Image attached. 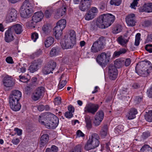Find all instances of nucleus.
Instances as JSON below:
<instances>
[{"label":"nucleus","instance_id":"1","mask_svg":"<svg viewBox=\"0 0 152 152\" xmlns=\"http://www.w3.org/2000/svg\"><path fill=\"white\" fill-rule=\"evenodd\" d=\"M22 96L21 92L18 90L12 91L9 96V104L11 108L13 111L19 110L21 108V105L19 101Z\"/></svg>","mask_w":152,"mask_h":152},{"label":"nucleus","instance_id":"2","mask_svg":"<svg viewBox=\"0 0 152 152\" xmlns=\"http://www.w3.org/2000/svg\"><path fill=\"white\" fill-rule=\"evenodd\" d=\"M151 62L148 61H142L138 62L135 67L136 72L143 77L148 76L152 68Z\"/></svg>","mask_w":152,"mask_h":152},{"label":"nucleus","instance_id":"3","mask_svg":"<svg viewBox=\"0 0 152 152\" xmlns=\"http://www.w3.org/2000/svg\"><path fill=\"white\" fill-rule=\"evenodd\" d=\"M115 17L110 14H104L100 16L96 23V26L100 28L108 27L114 22Z\"/></svg>","mask_w":152,"mask_h":152},{"label":"nucleus","instance_id":"4","mask_svg":"<svg viewBox=\"0 0 152 152\" xmlns=\"http://www.w3.org/2000/svg\"><path fill=\"white\" fill-rule=\"evenodd\" d=\"M76 41L75 32L73 30H72L69 34L65 36L63 40L60 42V44L63 49H70L73 48Z\"/></svg>","mask_w":152,"mask_h":152},{"label":"nucleus","instance_id":"5","mask_svg":"<svg viewBox=\"0 0 152 152\" xmlns=\"http://www.w3.org/2000/svg\"><path fill=\"white\" fill-rule=\"evenodd\" d=\"M105 39L103 36L99 37L94 42L91 46L90 51L93 53H97L103 50L106 45Z\"/></svg>","mask_w":152,"mask_h":152},{"label":"nucleus","instance_id":"6","mask_svg":"<svg viewBox=\"0 0 152 152\" xmlns=\"http://www.w3.org/2000/svg\"><path fill=\"white\" fill-rule=\"evenodd\" d=\"M99 137L97 134H92L89 137V139L85 145V149L88 151L97 147L99 144Z\"/></svg>","mask_w":152,"mask_h":152},{"label":"nucleus","instance_id":"7","mask_svg":"<svg viewBox=\"0 0 152 152\" xmlns=\"http://www.w3.org/2000/svg\"><path fill=\"white\" fill-rule=\"evenodd\" d=\"M33 6L29 0L24 1L20 9V15L22 17L26 18L31 16Z\"/></svg>","mask_w":152,"mask_h":152},{"label":"nucleus","instance_id":"8","mask_svg":"<svg viewBox=\"0 0 152 152\" xmlns=\"http://www.w3.org/2000/svg\"><path fill=\"white\" fill-rule=\"evenodd\" d=\"M111 57V53L110 51H107L106 53L103 52L97 56L96 59V61L100 66H105L108 64Z\"/></svg>","mask_w":152,"mask_h":152},{"label":"nucleus","instance_id":"9","mask_svg":"<svg viewBox=\"0 0 152 152\" xmlns=\"http://www.w3.org/2000/svg\"><path fill=\"white\" fill-rule=\"evenodd\" d=\"M54 115L50 113H45L39 116V121L47 128Z\"/></svg>","mask_w":152,"mask_h":152},{"label":"nucleus","instance_id":"10","mask_svg":"<svg viewBox=\"0 0 152 152\" xmlns=\"http://www.w3.org/2000/svg\"><path fill=\"white\" fill-rule=\"evenodd\" d=\"M45 91L44 87L41 86L37 88L35 91L33 93L32 98L34 101H37L43 96Z\"/></svg>","mask_w":152,"mask_h":152},{"label":"nucleus","instance_id":"11","mask_svg":"<svg viewBox=\"0 0 152 152\" xmlns=\"http://www.w3.org/2000/svg\"><path fill=\"white\" fill-rule=\"evenodd\" d=\"M99 107V106L98 104L90 102L86 104L84 108V112L86 113H90L94 114Z\"/></svg>","mask_w":152,"mask_h":152},{"label":"nucleus","instance_id":"12","mask_svg":"<svg viewBox=\"0 0 152 152\" xmlns=\"http://www.w3.org/2000/svg\"><path fill=\"white\" fill-rule=\"evenodd\" d=\"M56 66V63L53 60L50 61L47 65L44 67L42 72L44 75L48 74L50 73H52V71L54 69Z\"/></svg>","mask_w":152,"mask_h":152},{"label":"nucleus","instance_id":"13","mask_svg":"<svg viewBox=\"0 0 152 152\" xmlns=\"http://www.w3.org/2000/svg\"><path fill=\"white\" fill-rule=\"evenodd\" d=\"M3 83L5 87L9 88V89H11L15 84L13 78L9 75L4 77L3 80Z\"/></svg>","mask_w":152,"mask_h":152},{"label":"nucleus","instance_id":"14","mask_svg":"<svg viewBox=\"0 0 152 152\" xmlns=\"http://www.w3.org/2000/svg\"><path fill=\"white\" fill-rule=\"evenodd\" d=\"M116 68L113 64H110L108 66V72L110 78L112 80H115L117 77L118 71Z\"/></svg>","mask_w":152,"mask_h":152},{"label":"nucleus","instance_id":"15","mask_svg":"<svg viewBox=\"0 0 152 152\" xmlns=\"http://www.w3.org/2000/svg\"><path fill=\"white\" fill-rule=\"evenodd\" d=\"M91 0H81L79 6V9L83 11H87L90 7Z\"/></svg>","mask_w":152,"mask_h":152},{"label":"nucleus","instance_id":"16","mask_svg":"<svg viewBox=\"0 0 152 152\" xmlns=\"http://www.w3.org/2000/svg\"><path fill=\"white\" fill-rule=\"evenodd\" d=\"M17 12L14 8H12L10 11L9 14L7 15L6 21L11 22L15 20L17 16Z\"/></svg>","mask_w":152,"mask_h":152},{"label":"nucleus","instance_id":"17","mask_svg":"<svg viewBox=\"0 0 152 152\" xmlns=\"http://www.w3.org/2000/svg\"><path fill=\"white\" fill-rule=\"evenodd\" d=\"M104 117V114L102 110H99L96 113L94 122L95 126H97L99 125Z\"/></svg>","mask_w":152,"mask_h":152},{"label":"nucleus","instance_id":"18","mask_svg":"<svg viewBox=\"0 0 152 152\" xmlns=\"http://www.w3.org/2000/svg\"><path fill=\"white\" fill-rule=\"evenodd\" d=\"M125 19L126 23L129 26H133L135 25L136 20L135 14H129L126 17Z\"/></svg>","mask_w":152,"mask_h":152},{"label":"nucleus","instance_id":"19","mask_svg":"<svg viewBox=\"0 0 152 152\" xmlns=\"http://www.w3.org/2000/svg\"><path fill=\"white\" fill-rule=\"evenodd\" d=\"M59 123V119L54 115L50 122L47 128L53 129L55 128L58 125Z\"/></svg>","mask_w":152,"mask_h":152},{"label":"nucleus","instance_id":"20","mask_svg":"<svg viewBox=\"0 0 152 152\" xmlns=\"http://www.w3.org/2000/svg\"><path fill=\"white\" fill-rule=\"evenodd\" d=\"M13 33V31L10 28L5 32L4 38L6 42H10L14 40V37Z\"/></svg>","mask_w":152,"mask_h":152},{"label":"nucleus","instance_id":"21","mask_svg":"<svg viewBox=\"0 0 152 152\" xmlns=\"http://www.w3.org/2000/svg\"><path fill=\"white\" fill-rule=\"evenodd\" d=\"M10 29L17 34H20L23 31L22 26L19 24H16L10 27Z\"/></svg>","mask_w":152,"mask_h":152},{"label":"nucleus","instance_id":"22","mask_svg":"<svg viewBox=\"0 0 152 152\" xmlns=\"http://www.w3.org/2000/svg\"><path fill=\"white\" fill-rule=\"evenodd\" d=\"M62 29L58 26H56L53 29V34L55 36L56 38L57 39H59L61 38V36L62 34Z\"/></svg>","mask_w":152,"mask_h":152},{"label":"nucleus","instance_id":"23","mask_svg":"<svg viewBox=\"0 0 152 152\" xmlns=\"http://www.w3.org/2000/svg\"><path fill=\"white\" fill-rule=\"evenodd\" d=\"M43 13L40 12H35L32 17V20L33 21L37 23L41 21L43 18Z\"/></svg>","mask_w":152,"mask_h":152},{"label":"nucleus","instance_id":"24","mask_svg":"<svg viewBox=\"0 0 152 152\" xmlns=\"http://www.w3.org/2000/svg\"><path fill=\"white\" fill-rule=\"evenodd\" d=\"M37 78L33 77L31 82L30 83L29 85L25 88V91L27 92V94L31 92V90L34 88V87L36 86Z\"/></svg>","mask_w":152,"mask_h":152},{"label":"nucleus","instance_id":"25","mask_svg":"<svg viewBox=\"0 0 152 152\" xmlns=\"http://www.w3.org/2000/svg\"><path fill=\"white\" fill-rule=\"evenodd\" d=\"M66 11V7L63 6L57 10L55 16L56 18H58L65 15Z\"/></svg>","mask_w":152,"mask_h":152},{"label":"nucleus","instance_id":"26","mask_svg":"<svg viewBox=\"0 0 152 152\" xmlns=\"http://www.w3.org/2000/svg\"><path fill=\"white\" fill-rule=\"evenodd\" d=\"M117 41L122 46L126 47L127 44L129 42V39H126L124 37L121 36L117 39Z\"/></svg>","mask_w":152,"mask_h":152},{"label":"nucleus","instance_id":"27","mask_svg":"<svg viewBox=\"0 0 152 152\" xmlns=\"http://www.w3.org/2000/svg\"><path fill=\"white\" fill-rule=\"evenodd\" d=\"M49 136L48 134H44L42 136L40 139V143L41 146H44L48 142Z\"/></svg>","mask_w":152,"mask_h":152},{"label":"nucleus","instance_id":"28","mask_svg":"<svg viewBox=\"0 0 152 152\" xmlns=\"http://www.w3.org/2000/svg\"><path fill=\"white\" fill-rule=\"evenodd\" d=\"M54 39L51 37H47L45 40L44 44L45 47L48 48L54 42Z\"/></svg>","mask_w":152,"mask_h":152},{"label":"nucleus","instance_id":"29","mask_svg":"<svg viewBox=\"0 0 152 152\" xmlns=\"http://www.w3.org/2000/svg\"><path fill=\"white\" fill-rule=\"evenodd\" d=\"M60 51V48L57 46L53 47L50 52V56L51 57L56 56L58 55Z\"/></svg>","mask_w":152,"mask_h":152},{"label":"nucleus","instance_id":"30","mask_svg":"<svg viewBox=\"0 0 152 152\" xmlns=\"http://www.w3.org/2000/svg\"><path fill=\"white\" fill-rule=\"evenodd\" d=\"M142 10L147 12H152V3H148L145 4L142 7Z\"/></svg>","mask_w":152,"mask_h":152},{"label":"nucleus","instance_id":"31","mask_svg":"<svg viewBox=\"0 0 152 152\" xmlns=\"http://www.w3.org/2000/svg\"><path fill=\"white\" fill-rule=\"evenodd\" d=\"M124 65V60L123 59H116L115 61L114 66L116 68H119Z\"/></svg>","mask_w":152,"mask_h":152},{"label":"nucleus","instance_id":"32","mask_svg":"<svg viewBox=\"0 0 152 152\" xmlns=\"http://www.w3.org/2000/svg\"><path fill=\"white\" fill-rule=\"evenodd\" d=\"M137 113V110L134 108L131 109L128 115V118L129 119H132L135 117V115Z\"/></svg>","mask_w":152,"mask_h":152},{"label":"nucleus","instance_id":"33","mask_svg":"<svg viewBox=\"0 0 152 152\" xmlns=\"http://www.w3.org/2000/svg\"><path fill=\"white\" fill-rule=\"evenodd\" d=\"M66 25V21L65 19H62L59 20L57 23L56 26H58L62 29L65 28Z\"/></svg>","mask_w":152,"mask_h":152},{"label":"nucleus","instance_id":"34","mask_svg":"<svg viewBox=\"0 0 152 152\" xmlns=\"http://www.w3.org/2000/svg\"><path fill=\"white\" fill-rule=\"evenodd\" d=\"M85 121L86 123V126L87 129H90L92 126L91 120L90 117L89 116L85 117Z\"/></svg>","mask_w":152,"mask_h":152},{"label":"nucleus","instance_id":"35","mask_svg":"<svg viewBox=\"0 0 152 152\" xmlns=\"http://www.w3.org/2000/svg\"><path fill=\"white\" fill-rule=\"evenodd\" d=\"M39 67L37 66L36 64L32 62L29 68V70L30 72L34 73L37 71L39 69Z\"/></svg>","mask_w":152,"mask_h":152},{"label":"nucleus","instance_id":"36","mask_svg":"<svg viewBox=\"0 0 152 152\" xmlns=\"http://www.w3.org/2000/svg\"><path fill=\"white\" fill-rule=\"evenodd\" d=\"M140 152H152V149L149 145H145L141 148Z\"/></svg>","mask_w":152,"mask_h":152},{"label":"nucleus","instance_id":"37","mask_svg":"<svg viewBox=\"0 0 152 152\" xmlns=\"http://www.w3.org/2000/svg\"><path fill=\"white\" fill-rule=\"evenodd\" d=\"M145 120L149 122H152V110H150L145 115Z\"/></svg>","mask_w":152,"mask_h":152},{"label":"nucleus","instance_id":"38","mask_svg":"<svg viewBox=\"0 0 152 152\" xmlns=\"http://www.w3.org/2000/svg\"><path fill=\"white\" fill-rule=\"evenodd\" d=\"M126 52V50L124 48L120 49L118 51H115L113 54V56L115 57L119 56L121 54H124Z\"/></svg>","mask_w":152,"mask_h":152},{"label":"nucleus","instance_id":"39","mask_svg":"<svg viewBox=\"0 0 152 152\" xmlns=\"http://www.w3.org/2000/svg\"><path fill=\"white\" fill-rule=\"evenodd\" d=\"M126 52V50L124 48L120 49L118 51H115L113 54V56L115 57L119 56L121 54H124Z\"/></svg>","mask_w":152,"mask_h":152},{"label":"nucleus","instance_id":"40","mask_svg":"<svg viewBox=\"0 0 152 152\" xmlns=\"http://www.w3.org/2000/svg\"><path fill=\"white\" fill-rule=\"evenodd\" d=\"M107 134V126L104 125L102 128V130L100 132V134L102 137H105Z\"/></svg>","mask_w":152,"mask_h":152},{"label":"nucleus","instance_id":"41","mask_svg":"<svg viewBox=\"0 0 152 152\" xmlns=\"http://www.w3.org/2000/svg\"><path fill=\"white\" fill-rule=\"evenodd\" d=\"M88 11L85 16V20H89L94 18L95 16L91 12Z\"/></svg>","mask_w":152,"mask_h":152},{"label":"nucleus","instance_id":"42","mask_svg":"<svg viewBox=\"0 0 152 152\" xmlns=\"http://www.w3.org/2000/svg\"><path fill=\"white\" fill-rule=\"evenodd\" d=\"M58 148L56 146L53 145L51 148H47L46 150V152H57Z\"/></svg>","mask_w":152,"mask_h":152},{"label":"nucleus","instance_id":"43","mask_svg":"<svg viewBox=\"0 0 152 152\" xmlns=\"http://www.w3.org/2000/svg\"><path fill=\"white\" fill-rule=\"evenodd\" d=\"M122 30V27L120 25H118L114 27L113 29V32L116 34L121 32Z\"/></svg>","mask_w":152,"mask_h":152},{"label":"nucleus","instance_id":"44","mask_svg":"<svg viewBox=\"0 0 152 152\" xmlns=\"http://www.w3.org/2000/svg\"><path fill=\"white\" fill-rule=\"evenodd\" d=\"M121 2V0H111L110 4L112 5L118 6L119 5Z\"/></svg>","mask_w":152,"mask_h":152},{"label":"nucleus","instance_id":"45","mask_svg":"<svg viewBox=\"0 0 152 152\" xmlns=\"http://www.w3.org/2000/svg\"><path fill=\"white\" fill-rule=\"evenodd\" d=\"M66 83L67 81L66 80H63L61 81H60L58 85V88L59 89H62L65 86Z\"/></svg>","mask_w":152,"mask_h":152},{"label":"nucleus","instance_id":"46","mask_svg":"<svg viewBox=\"0 0 152 152\" xmlns=\"http://www.w3.org/2000/svg\"><path fill=\"white\" fill-rule=\"evenodd\" d=\"M37 23L36 22L33 21L32 19V20L30 21L27 23V25L31 28H34L35 27V26Z\"/></svg>","mask_w":152,"mask_h":152},{"label":"nucleus","instance_id":"47","mask_svg":"<svg viewBox=\"0 0 152 152\" xmlns=\"http://www.w3.org/2000/svg\"><path fill=\"white\" fill-rule=\"evenodd\" d=\"M124 126L121 125H118L117 126L115 129V131L118 133H120V132H123L124 131Z\"/></svg>","mask_w":152,"mask_h":152},{"label":"nucleus","instance_id":"48","mask_svg":"<svg viewBox=\"0 0 152 152\" xmlns=\"http://www.w3.org/2000/svg\"><path fill=\"white\" fill-rule=\"evenodd\" d=\"M92 14H93L94 16L97 14L98 12V10L95 7H92L90 10L89 11Z\"/></svg>","mask_w":152,"mask_h":152},{"label":"nucleus","instance_id":"49","mask_svg":"<svg viewBox=\"0 0 152 152\" xmlns=\"http://www.w3.org/2000/svg\"><path fill=\"white\" fill-rule=\"evenodd\" d=\"M53 12V11L51 10H46L45 13V17L47 18H50Z\"/></svg>","mask_w":152,"mask_h":152},{"label":"nucleus","instance_id":"50","mask_svg":"<svg viewBox=\"0 0 152 152\" xmlns=\"http://www.w3.org/2000/svg\"><path fill=\"white\" fill-rule=\"evenodd\" d=\"M61 98L60 97H58L55 98L54 100V103L55 105H58L60 104L61 103Z\"/></svg>","mask_w":152,"mask_h":152},{"label":"nucleus","instance_id":"51","mask_svg":"<svg viewBox=\"0 0 152 152\" xmlns=\"http://www.w3.org/2000/svg\"><path fill=\"white\" fill-rule=\"evenodd\" d=\"M145 48L147 51L151 53L152 52V44H148L146 45L145 47Z\"/></svg>","mask_w":152,"mask_h":152},{"label":"nucleus","instance_id":"52","mask_svg":"<svg viewBox=\"0 0 152 152\" xmlns=\"http://www.w3.org/2000/svg\"><path fill=\"white\" fill-rule=\"evenodd\" d=\"M38 38V35L37 33L34 32L31 34V38L34 42H35Z\"/></svg>","mask_w":152,"mask_h":152},{"label":"nucleus","instance_id":"53","mask_svg":"<svg viewBox=\"0 0 152 152\" xmlns=\"http://www.w3.org/2000/svg\"><path fill=\"white\" fill-rule=\"evenodd\" d=\"M42 30L45 34H47L49 31V26L46 25L43 26L42 27Z\"/></svg>","mask_w":152,"mask_h":152},{"label":"nucleus","instance_id":"54","mask_svg":"<svg viewBox=\"0 0 152 152\" xmlns=\"http://www.w3.org/2000/svg\"><path fill=\"white\" fill-rule=\"evenodd\" d=\"M34 64H36L37 66L39 68L40 66L42 63V61L40 59H38L36 61H35L32 62Z\"/></svg>","mask_w":152,"mask_h":152},{"label":"nucleus","instance_id":"55","mask_svg":"<svg viewBox=\"0 0 152 152\" xmlns=\"http://www.w3.org/2000/svg\"><path fill=\"white\" fill-rule=\"evenodd\" d=\"M124 65L126 66H128L130 65L131 62V60L130 58H127L125 60H124Z\"/></svg>","mask_w":152,"mask_h":152},{"label":"nucleus","instance_id":"56","mask_svg":"<svg viewBox=\"0 0 152 152\" xmlns=\"http://www.w3.org/2000/svg\"><path fill=\"white\" fill-rule=\"evenodd\" d=\"M138 0H134L133 2L131 4V6L132 8L135 9L136 8V7L137 6L138 4L137 1Z\"/></svg>","mask_w":152,"mask_h":152},{"label":"nucleus","instance_id":"57","mask_svg":"<svg viewBox=\"0 0 152 152\" xmlns=\"http://www.w3.org/2000/svg\"><path fill=\"white\" fill-rule=\"evenodd\" d=\"M106 4L104 2H101L99 5V8L102 10H105Z\"/></svg>","mask_w":152,"mask_h":152},{"label":"nucleus","instance_id":"58","mask_svg":"<svg viewBox=\"0 0 152 152\" xmlns=\"http://www.w3.org/2000/svg\"><path fill=\"white\" fill-rule=\"evenodd\" d=\"M65 116L67 118H71L73 116V114L72 113H70L69 112H66L65 113Z\"/></svg>","mask_w":152,"mask_h":152},{"label":"nucleus","instance_id":"59","mask_svg":"<svg viewBox=\"0 0 152 152\" xmlns=\"http://www.w3.org/2000/svg\"><path fill=\"white\" fill-rule=\"evenodd\" d=\"M20 141V140L18 138H17L15 139H12V142L13 144L17 145L19 142Z\"/></svg>","mask_w":152,"mask_h":152},{"label":"nucleus","instance_id":"60","mask_svg":"<svg viewBox=\"0 0 152 152\" xmlns=\"http://www.w3.org/2000/svg\"><path fill=\"white\" fill-rule=\"evenodd\" d=\"M6 61L9 64H12L13 63V59L11 57H8L6 59Z\"/></svg>","mask_w":152,"mask_h":152},{"label":"nucleus","instance_id":"61","mask_svg":"<svg viewBox=\"0 0 152 152\" xmlns=\"http://www.w3.org/2000/svg\"><path fill=\"white\" fill-rule=\"evenodd\" d=\"M148 96L150 98L152 97V86L147 91Z\"/></svg>","mask_w":152,"mask_h":152},{"label":"nucleus","instance_id":"62","mask_svg":"<svg viewBox=\"0 0 152 152\" xmlns=\"http://www.w3.org/2000/svg\"><path fill=\"white\" fill-rule=\"evenodd\" d=\"M150 136V134L149 132H144L142 135V137L144 139L147 138L148 137Z\"/></svg>","mask_w":152,"mask_h":152},{"label":"nucleus","instance_id":"63","mask_svg":"<svg viewBox=\"0 0 152 152\" xmlns=\"http://www.w3.org/2000/svg\"><path fill=\"white\" fill-rule=\"evenodd\" d=\"M15 131L18 135H20L22 134V130L18 128H15Z\"/></svg>","mask_w":152,"mask_h":152},{"label":"nucleus","instance_id":"64","mask_svg":"<svg viewBox=\"0 0 152 152\" xmlns=\"http://www.w3.org/2000/svg\"><path fill=\"white\" fill-rule=\"evenodd\" d=\"M26 70V68L24 67H19L18 69V71L19 72L24 73Z\"/></svg>","mask_w":152,"mask_h":152}]
</instances>
